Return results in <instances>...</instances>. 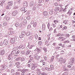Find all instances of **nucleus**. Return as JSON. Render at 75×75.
I'll use <instances>...</instances> for the list:
<instances>
[{
    "label": "nucleus",
    "instance_id": "obj_1",
    "mask_svg": "<svg viewBox=\"0 0 75 75\" xmlns=\"http://www.w3.org/2000/svg\"><path fill=\"white\" fill-rule=\"evenodd\" d=\"M17 40V37L15 36H13L12 37V38H11V39L10 40V42L11 44H13L14 43L15 41Z\"/></svg>",
    "mask_w": 75,
    "mask_h": 75
},
{
    "label": "nucleus",
    "instance_id": "obj_2",
    "mask_svg": "<svg viewBox=\"0 0 75 75\" xmlns=\"http://www.w3.org/2000/svg\"><path fill=\"white\" fill-rule=\"evenodd\" d=\"M74 60H75L74 58H71L70 59V61L69 62V65H69L68 66H71V65L72 66L74 62Z\"/></svg>",
    "mask_w": 75,
    "mask_h": 75
},
{
    "label": "nucleus",
    "instance_id": "obj_3",
    "mask_svg": "<svg viewBox=\"0 0 75 75\" xmlns=\"http://www.w3.org/2000/svg\"><path fill=\"white\" fill-rule=\"evenodd\" d=\"M10 30V31H9L8 33V35H11L12 34H13L14 33V32L13 31V29L12 28H10L9 29Z\"/></svg>",
    "mask_w": 75,
    "mask_h": 75
},
{
    "label": "nucleus",
    "instance_id": "obj_4",
    "mask_svg": "<svg viewBox=\"0 0 75 75\" xmlns=\"http://www.w3.org/2000/svg\"><path fill=\"white\" fill-rule=\"evenodd\" d=\"M9 43H8V40L6 39H5L4 41V44L5 45H8L9 44Z\"/></svg>",
    "mask_w": 75,
    "mask_h": 75
},
{
    "label": "nucleus",
    "instance_id": "obj_5",
    "mask_svg": "<svg viewBox=\"0 0 75 75\" xmlns=\"http://www.w3.org/2000/svg\"><path fill=\"white\" fill-rule=\"evenodd\" d=\"M29 5L30 7H32L33 5V6L34 7H35V4H34V2L33 1H31L30 2Z\"/></svg>",
    "mask_w": 75,
    "mask_h": 75
},
{
    "label": "nucleus",
    "instance_id": "obj_6",
    "mask_svg": "<svg viewBox=\"0 0 75 75\" xmlns=\"http://www.w3.org/2000/svg\"><path fill=\"white\" fill-rule=\"evenodd\" d=\"M34 58L35 59L38 60V59H40V57H41V56H37V55L35 54L34 55Z\"/></svg>",
    "mask_w": 75,
    "mask_h": 75
},
{
    "label": "nucleus",
    "instance_id": "obj_7",
    "mask_svg": "<svg viewBox=\"0 0 75 75\" xmlns=\"http://www.w3.org/2000/svg\"><path fill=\"white\" fill-rule=\"evenodd\" d=\"M43 16H45V17H47L48 16V14L47 13V11H44L42 13Z\"/></svg>",
    "mask_w": 75,
    "mask_h": 75
},
{
    "label": "nucleus",
    "instance_id": "obj_8",
    "mask_svg": "<svg viewBox=\"0 0 75 75\" xmlns=\"http://www.w3.org/2000/svg\"><path fill=\"white\" fill-rule=\"evenodd\" d=\"M23 6L24 7H27L28 6V2L25 1L23 3Z\"/></svg>",
    "mask_w": 75,
    "mask_h": 75
},
{
    "label": "nucleus",
    "instance_id": "obj_9",
    "mask_svg": "<svg viewBox=\"0 0 75 75\" xmlns=\"http://www.w3.org/2000/svg\"><path fill=\"white\" fill-rule=\"evenodd\" d=\"M18 13V12H17V11L16 10L13 11L12 12V16H15L17 15Z\"/></svg>",
    "mask_w": 75,
    "mask_h": 75
},
{
    "label": "nucleus",
    "instance_id": "obj_10",
    "mask_svg": "<svg viewBox=\"0 0 75 75\" xmlns=\"http://www.w3.org/2000/svg\"><path fill=\"white\" fill-rule=\"evenodd\" d=\"M21 71L22 72V73H21V75H24V73H25V69H22Z\"/></svg>",
    "mask_w": 75,
    "mask_h": 75
},
{
    "label": "nucleus",
    "instance_id": "obj_11",
    "mask_svg": "<svg viewBox=\"0 0 75 75\" xmlns=\"http://www.w3.org/2000/svg\"><path fill=\"white\" fill-rule=\"evenodd\" d=\"M26 35L27 36H29V35H31V32H30V31H28L26 33Z\"/></svg>",
    "mask_w": 75,
    "mask_h": 75
},
{
    "label": "nucleus",
    "instance_id": "obj_12",
    "mask_svg": "<svg viewBox=\"0 0 75 75\" xmlns=\"http://www.w3.org/2000/svg\"><path fill=\"white\" fill-rule=\"evenodd\" d=\"M8 4L9 6H13V1L8 2Z\"/></svg>",
    "mask_w": 75,
    "mask_h": 75
},
{
    "label": "nucleus",
    "instance_id": "obj_13",
    "mask_svg": "<svg viewBox=\"0 0 75 75\" xmlns=\"http://www.w3.org/2000/svg\"><path fill=\"white\" fill-rule=\"evenodd\" d=\"M5 54V51L4 50H2L1 51L0 54L1 55H3Z\"/></svg>",
    "mask_w": 75,
    "mask_h": 75
},
{
    "label": "nucleus",
    "instance_id": "obj_14",
    "mask_svg": "<svg viewBox=\"0 0 75 75\" xmlns=\"http://www.w3.org/2000/svg\"><path fill=\"white\" fill-rule=\"evenodd\" d=\"M45 27H46L45 26V24H42V30H45Z\"/></svg>",
    "mask_w": 75,
    "mask_h": 75
},
{
    "label": "nucleus",
    "instance_id": "obj_15",
    "mask_svg": "<svg viewBox=\"0 0 75 75\" xmlns=\"http://www.w3.org/2000/svg\"><path fill=\"white\" fill-rule=\"evenodd\" d=\"M17 51L15 50H13L11 52V53L12 55H15L16 54Z\"/></svg>",
    "mask_w": 75,
    "mask_h": 75
},
{
    "label": "nucleus",
    "instance_id": "obj_16",
    "mask_svg": "<svg viewBox=\"0 0 75 75\" xmlns=\"http://www.w3.org/2000/svg\"><path fill=\"white\" fill-rule=\"evenodd\" d=\"M21 34H22L23 35L25 36V35H26V32L25 31H23L21 32Z\"/></svg>",
    "mask_w": 75,
    "mask_h": 75
},
{
    "label": "nucleus",
    "instance_id": "obj_17",
    "mask_svg": "<svg viewBox=\"0 0 75 75\" xmlns=\"http://www.w3.org/2000/svg\"><path fill=\"white\" fill-rule=\"evenodd\" d=\"M35 47V46L34 45H31L29 46V49H31L33 48V47Z\"/></svg>",
    "mask_w": 75,
    "mask_h": 75
},
{
    "label": "nucleus",
    "instance_id": "obj_18",
    "mask_svg": "<svg viewBox=\"0 0 75 75\" xmlns=\"http://www.w3.org/2000/svg\"><path fill=\"white\" fill-rule=\"evenodd\" d=\"M55 58V56H53L52 57V58H51V59L50 60V62H52V61H53L54 60V58Z\"/></svg>",
    "mask_w": 75,
    "mask_h": 75
},
{
    "label": "nucleus",
    "instance_id": "obj_19",
    "mask_svg": "<svg viewBox=\"0 0 75 75\" xmlns=\"http://www.w3.org/2000/svg\"><path fill=\"white\" fill-rule=\"evenodd\" d=\"M15 25L16 27H19V25H20V24L19 23L17 22L15 23Z\"/></svg>",
    "mask_w": 75,
    "mask_h": 75
},
{
    "label": "nucleus",
    "instance_id": "obj_20",
    "mask_svg": "<svg viewBox=\"0 0 75 75\" xmlns=\"http://www.w3.org/2000/svg\"><path fill=\"white\" fill-rule=\"evenodd\" d=\"M54 13V11H52V10H50L49 12V14L50 15H52Z\"/></svg>",
    "mask_w": 75,
    "mask_h": 75
},
{
    "label": "nucleus",
    "instance_id": "obj_21",
    "mask_svg": "<svg viewBox=\"0 0 75 75\" xmlns=\"http://www.w3.org/2000/svg\"><path fill=\"white\" fill-rule=\"evenodd\" d=\"M18 50V48L16 47L14 48L13 49V51H17Z\"/></svg>",
    "mask_w": 75,
    "mask_h": 75
},
{
    "label": "nucleus",
    "instance_id": "obj_22",
    "mask_svg": "<svg viewBox=\"0 0 75 75\" xmlns=\"http://www.w3.org/2000/svg\"><path fill=\"white\" fill-rule=\"evenodd\" d=\"M21 11H25V7H22L21 9Z\"/></svg>",
    "mask_w": 75,
    "mask_h": 75
},
{
    "label": "nucleus",
    "instance_id": "obj_23",
    "mask_svg": "<svg viewBox=\"0 0 75 75\" xmlns=\"http://www.w3.org/2000/svg\"><path fill=\"white\" fill-rule=\"evenodd\" d=\"M43 50L45 52H47V49L45 47L43 48Z\"/></svg>",
    "mask_w": 75,
    "mask_h": 75
},
{
    "label": "nucleus",
    "instance_id": "obj_24",
    "mask_svg": "<svg viewBox=\"0 0 75 75\" xmlns=\"http://www.w3.org/2000/svg\"><path fill=\"white\" fill-rule=\"evenodd\" d=\"M21 59V57H19L17 58L15 60V61H19Z\"/></svg>",
    "mask_w": 75,
    "mask_h": 75
},
{
    "label": "nucleus",
    "instance_id": "obj_25",
    "mask_svg": "<svg viewBox=\"0 0 75 75\" xmlns=\"http://www.w3.org/2000/svg\"><path fill=\"white\" fill-rule=\"evenodd\" d=\"M55 9L56 10V11H59V10H60V8L58 7H57L55 8Z\"/></svg>",
    "mask_w": 75,
    "mask_h": 75
},
{
    "label": "nucleus",
    "instance_id": "obj_26",
    "mask_svg": "<svg viewBox=\"0 0 75 75\" xmlns=\"http://www.w3.org/2000/svg\"><path fill=\"white\" fill-rule=\"evenodd\" d=\"M24 37V36L23 35L21 34V33L19 36V37L20 38H23Z\"/></svg>",
    "mask_w": 75,
    "mask_h": 75
},
{
    "label": "nucleus",
    "instance_id": "obj_27",
    "mask_svg": "<svg viewBox=\"0 0 75 75\" xmlns=\"http://www.w3.org/2000/svg\"><path fill=\"white\" fill-rule=\"evenodd\" d=\"M66 62V61H65V60L64 59L63 60H62L61 62L60 63L61 64H62V63H63V64H64V63H65Z\"/></svg>",
    "mask_w": 75,
    "mask_h": 75
},
{
    "label": "nucleus",
    "instance_id": "obj_28",
    "mask_svg": "<svg viewBox=\"0 0 75 75\" xmlns=\"http://www.w3.org/2000/svg\"><path fill=\"white\" fill-rule=\"evenodd\" d=\"M3 24L4 26H7V22H4Z\"/></svg>",
    "mask_w": 75,
    "mask_h": 75
},
{
    "label": "nucleus",
    "instance_id": "obj_29",
    "mask_svg": "<svg viewBox=\"0 0 75 75\" xmlns=\"http://www.w3.org/2000/svg\"><path fill=\"white\" fill-rule=\"evenodd\" d=\"M6 1V0H2V1L1 2V5H3V4H4L5 3V2Z\"/></svg>",
    "mask_w": 75,
    "mask_h": 75
},
{
    "label": "nucleus",
    "instance_id": "obj_30",
    "mask_svg": "<svg viewBox=\"0 0 75 75\" xmlns=\"http://www.w3.org/2000/svg\"><path fill=\"white\" fill-rule=\"evenodd\" d=\"M33 25V27H36V25H37V23L35 22Z\"/></svg>",
    "mask_w": 75,
    "mask_h": 75
},
{
    "label": "nucleus",
    "instance_id": "obj_31",
    "mask_svg": "<svg viewBox=\"0 0 75 75\" xmlns=\"http://www.w3.org/2000/svg\"><path fill=\"white\" fill-rule=\"evenodd\" d=\"M45 69H46V70H47V71H51V69H50V68H48V67H45Z\"/></svg>",
    "mask_w": 75,
    "mask_h": 75
},
{
    "label": "nucleus",
    "instance_id": "obj_32",
    "mask_svg": "<svg viewBox=\"0 0 75 75\" xmlns=\"http://www.w3.org/2000/svg\"><path fill=\"white\" fill-rule=\"evenodd\" d=\"M63 75H68V72L67 71L65 72L63 74Z\"/></svg>",
    "mask_w": 75,
    "mask_h": 75
},
{
    "label": "nucleus",
    "instance_id": "obj_33",
    "mask_svg": "<svg viewBox=\"0 0 75 75\" xmlns=\"http://www.w3.org/2000/svg\"><path fill=\"white\" fill-rule=\"evenodd\" d=\"M23 26H24V25H23V23H21L19 25V26L20 27H23Z\"/></svg>",
    "mask_w": 75,
    "mask_h": 75
},
{
    "label": "nucleus",
    "instance_id": "obj_34",
    "mask_svg": "<svg viewBox=\"0 0 75 75\" xmlns=\"http://www.w3.org/2000/svg\"><path fill=\"white\" fill-rule=\"evenodd\" d=\"M67 27L65 26L62 29V30L63 31L64 30H67Z\"/></svg>",
    "mask_w": 75,
    "mask_h": 75
},
{
    "label": "nucleus",
    "instance_id": "obj_35",
    "mask_svg": "<svg viewBox=\"0 0 75 75\" xmlns=\"http://www.w3.org/2000/svg\"><path fill=\"white\" fill-rule=\"evenodd\" d=\"M18 48L19 49H21V48H22V49H23V45H21L18 47Z\"/></svg>",
    "mask_w": 75,
    "mask_h": 75
},
{
    "label": "nucleus",
    "instance_id": "obj_36",
    "mask_svg": "<svg viewBox=\"0 0 75 75\" xmlns=\"http://www.w3.org/2000/svg\"><path fill=\"white\" fill-rule=\"evenodd\" d=\"M50 22H49L48 23V24L47 25V27L48 28V29H50Z\"/></svg>",
    "mask_w": 75,
    "mask_h": 75
},
{
    "label": "nucleus",
    "instance_id": "obj_37",
    "mask_svg": "<svg viewBox=\"0 0 75 75\" xmlns=\"http://www.w3.org/2000/svg\"><path fill=\"white\" fill-rule=\"evenodd\" d=\"M9 20H10V17H7L6 18V21H8Z\"/></svg>",
    "mask_w": 75,
    "mask_h": 75
},
{
    "label": "nucleus",
    "instance_id": "obj_38",
    "mask_svg": "<svg viewBox=\"0 0 75 75\" xmlns=\"http://www.w3.org/2000/svg\"><path fill=\"white\" fill-rule=\"evenodd\" d=\"M28 38L29 39H30V40H33V37L32 36H30L28 37Z\"/></svg>",
    "mask_w": 75,
    "mask_h": 75
},
{
    "label": "nucleus",
    "instance_id": "obj_39",
    "mask_svg": "<svg viewBox=\"0 0 75 75\" xmlns=\"http://www.w3.org/2000/svg\"><path fill=\"white\" fill-rule=\"evenodd\" d=\"M21 61H24V60H25V59L24 58H21Z\"/></svg>",
    "mask_w": 75,
    "mask_h": 75
},
{
    "label": "nucleus",
    "instance_id": "obj_40",
    "mask_svg": "<svg viewBox=\"0 0 75 75\" xmlns=\"http://www.w3.org/2000/svg\"><path fill=\"white\" fill-rule=\"evenodd\" d=\"M35 39H37L38 38V36L37 35H35Z\"/></svg>",
    "mask_w": 75,
    "mask_h": 75
},
{
    "label": "nucleus",
    "instance_id": "obj_41",
    "mask_svg": "<svg viewBox=\"0 0 75 75\" xmlns=\"http://www.w3.org/2000/svg\"><path fill=\"white\" fill-rule=\"evenodd\" d=\"M55 48H56V50H59V49L60 50H61V47H55Z\"/></svg>",
    "mask_w": 75,
    "mask_h": 75
},
{
    "label": "nucleus",
    "instance_id": "obj_42",
    "mask_svg": "<svg viewBox=\"0 0 75 75\" xmlns=\"http://www.w3.org/2000/svg\"><path fill=\"white\" fill-rule=\"evenodd\" d=\"M23 23H27V20L25 19H23Z\"/></svg>",
    "mask_w": 75,
    "mask_h": 75
},
{
    "label": "nucleus",
    "instance_id": "obj_43",
    "mask_svg": "<svg viewBox=\"0 0 75 75\" xmlns=\"http://www.w3.org/2000/svg\"><path fill=\"white\" fill-rule=\"evenodd\" d=\"M37 9V7H35L33 8L32 9V10L34 11V10H35Z\"/></svg>",
    "mask_w": 75,
    "mask_h": 75
},
{
    "label": "nucleus",
    "instance_id": "obj_44",
    "mask_svg": "<svg viewBox=\"0 0 75 75\" xmlns=\"http://www.w3.org/2000/svg\"><path fill=\"white\" fill-rule=\"evenodd\" d=\"M16 65H20V62H17V63H15Z\"/></svg>",
    "mask_w": 75,
    "mask_h": 75
},
{
    "label": "nucleus",
    "instance_id": "obj_45",
    "mask_svg": "<svg viewBox=\"0 0 75 75\" xmlns=\"http://www.w3.org/2000/svg\"><path fill=\"white\" fill-rule=\"evenodd\" d=\"M38 44H40V45H42V42L41 41H40L38 42Z\"/></svg>",
    "mask_w": 75,
    "mask_h": 75
},
{
    "label": "nucleus",
    "instance_id": "obj_46",
    "mask_svg": "<svg viewBox=\"0 0 75 75\" xmlns=\"http://www.w3.org/2000/svg\"><path fill=\"white\" fill-rule=\"evenodd\" d=\"M37 51L39 52H41V50H40V49L37 48Z\"/></svg>",
    "mask_w": 75,
    "mask_h": 75
},
{
    "label": "nucleus",
    "instance_id": "obj_47",
    "mask_svg": "<svg viewBox=\"0 0 75 75\" xmlns=\"http://www.w3.org/2000/svg\"><path fill=\"white\" fill-rule=\"evenodd\" d=\"M16 52V54H18L20 53V51L18 50Z\"/></svg>",
    "mask_w": 75,
    "mask_h": 75
},
{
    "label": "nucleus",
    "instance_id": "obj_48",
    "mask_svg": "<svg viewBox=\"0 0 75 75\" xmlns=\"http://www.w3.org/2000/svg\"><path fill=\"white\" fill-rule=\"evenodd\" d=\"M50 69H51V71L52 69H54V67L52 66H50Z\"/></svg>",
    "mask_w": 75,
    "mask_h": 75
},
{
    "label": "nucleus",
    "instance_id": "obj_49",
    "mask_svg": "<svg viewBox=\"0 0 75 75\" xmlns=\"http://www.w3.org/2000/svg\"><path fill=\"white\" fill-rule=\"evenodd\" d=\"M69 36H70V35H69L68 34H67L66 35V37H69Z\"/></svg>",
    "mask_w": 75,
    "mask_h": 75
},
{
    "label": "nucleus",
    "instance_id": "obj_50",
    "mask_svg": "<svg viewBox=\"0 0 75 75\" xmlns=\"http://www.w3.org/2000/svg\"><path fill=\"white\" fill-rule=\"evenodd\" d=\"M37 74L38 75H40L41 74V71H38L37 72Z\"/></svg>",
    "mask_w": 75,
    "mask_h": 75
},
{
    "label": "nucleus",
    "instance_id": "obj_51",
    "mask_svg": "<svg viewBox=\"0 0 75 75\" xmlns=\"http://www.w3.org/2000/svg\"><path fill=\"white\" fill-rule=\"evenodd\" d=\"M55 6H58L59 5L57 3H55L54 4Z\"/></svg>",
    "mask_w": 75,
    "mask_h": 75
},
{
    "label": "nucleus",
    "instance_id": "obj_52",
    "mask_svg": "<svg viewBox=\"0 0 75 75\" xmlns=\"http://www.w3.org/2000/svg\"><path fill=\"white\" fill-rule=\"evenodd\" d=\"M35 66H32V67H31V69H33V70H34V69H35Z\"/></svg>",
    "mask_w": 75,
    "mask_h": 75
},
{
    "label": "nucleus",
    "instance_id": "obj_53",
    "mask_svg": "<svg viewBox=\"0 0 75 75\" xmlns=\"http://www.w3.org/2000/svg\"><path fill=\"white\" fill-rule=\"evenodd\" d=\"M57 28L54 29V33H57V31H56L57 30Z\"/></svg>",
    "mask_w": 75,
    "mask_h": 75
},
{
    "label": "nucleus",
    "instance_id": "obj_54",
    "mask_svg": "<svg viewBox=\"0 0 75 75\" xmlns=\"http://www.w3.org/2000/svg\"><path fill=\"white\" fill-rule=\"evenodd\" d=\"M30 16H28L27 17V19L28 20H30Z\"/></svg>",
    "mask_w": 75,
    "mask_h": 75
},
{
    "label": "nucleus",
    "instance_id": "obj_55",
    "mask_svg": "<svg viewBox=\"0 0 75 75\" xmlns=\"http://www.w3.org/2000/svg\"><path fill=\"white\" fill-rule=\"evenodd\" d=\"M53 30L52 28V27H50L49 29V31H51Z\"/></svg>",
    "mask_w": 75,
    "mask_h": 75
},
{
    "label": "nucleus",
    "instance_id": "obj_56",
    "mask_svg": "<svg viewBox=\"0 0 75 75\" xmlns=\"http://www.w3.org/2000/svg\"><path fill=\"white\" fill-rule=\"evenodd\" d=\"M55 45H56V43H54L52 45V46L53 47H55Z\"/></svg>",
    "mask_w": 75,
    "mask_h": 75
},
{
    "label": "nucleus",
    "instance_id": "obj_57",
    "mask_svg": "<svg viewBox=\"0 0 75 75\" xmlns=\"http://www.w3.org/2000/svg\"><path fill=\"white\" fill-rule=\"evenodd\" d=\"M35 23V22H34V21H31V22L30 24H32L33 25Z\"/></svg>",
    "mask_w": 75,
    "mask_h": 75
},
{
    "label": "nucleus",
    "instance_id": "obj_58",
    "mask_svg": "<svg viewBox=\"0 0 75 75\" xmlns=\"http://www.w3.org/2000/svg\"><path fill=\"white\" fill-rule=\"evenodd\" d=\"M3 42H0V45L1 46H3Z\"/></svg>",
    "mask_w": 75,
    "mask_h": 75
},
{
    "label": "nucleus",
    "instance_id": "obj_59",
    "mask_svg": "<svg viewBox=\"0 0 75 75\" xmlns=\"http://www.w3.org/2000/svg\"><path fill=\"white\" fill-rule=\"evenodd\" d=\"M10 7H9V6H7L6 7V9H10Z\"/></svg>",
    "mask_w": 75,
    "mask_h": 75
},
{
    "label": "nucleus",
    "instance_id": "obj_60",
    "mask_svg": "<svg viewBox=\"0 0 75 75\" xmlns=\"http://www.w3.org/2000/svg\"><path fill=\"white\" fill-rule=\"evenodd\" d=\"M62 35V34H61L60 33H58L57 35V36H58L59 37V36H61Z\"/></svg>",
    "mask_w": 75,
    "mask_h": 75
},
{
    "label": "nucleus",
    "instance_id": "obj_61",
    "mask_svg": "<svg viewBox=\"0 0 75 75\" xmlns=\"http://www.w3.org/2000/svg\"><path fill=\"white\" fill-rule=\"evenodd\" d=\"M16 75H20V72H16Z\"/></svg>",
    "mask_w": 75,
    "mask_h": 75
},
{
    "label": "nucleus",
    "instance_id": "obj_62",
    "mask_svg": "<svg viewBox=\"0 0 75 75\" xmlns=\"http://www.w3.org/2000/svg\"><path fill=\"white\" fill-rule=\"evenodd\" d=\"M64 9L63 8H61L60 11H62L64 10Z\"/></svg>",
    "mask_w": 75,
    "mask_h": 75
},
{
    "label": "nucleus",
    "instance_id": "obj_63",
    "mask_svg": "<svg viewBox=\"0 0 75 75\" xmlns=\"http://www.w3.org/2000/svg\"><path fill=\"white\" fill-rule=\"evenodd\" d=\"M52 26L53 27V28H55V27L56 26H55V25L54 24H52Z\"/></svg>",
    "mask_w": 75,
    "mask_h": 75
},
{
    "label": "nucleus",
    "instance_id": "obj_64",
    "mask_svg": "<svg viewBox=\"0 0 75 75\" xmlns=\"http://www.w3.org/2000/svg\"><path fill=\"white\" fill-rule=\"evenodd\" d=\"M72 38H73L74 39H75V35H73L72 37Z\"/></svg>",
    "mask_w": 75,
    "mask_h": 75
}]
</instances>
